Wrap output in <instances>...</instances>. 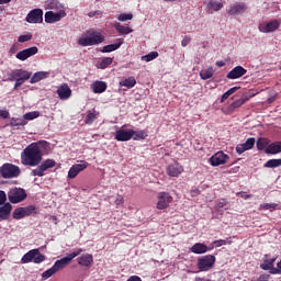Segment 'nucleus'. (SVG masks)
I'll return each mask as SVG.
<instances>
[{"mask_svg": "<svg viewBox=\"0 0 281 281\" xmlns=\"http://www.w3.org/2000/svg\"><path fill=\"white\" fill-rule=\"evenodd\" d=\"M49 150V143L47 140H38L37 143L30 144L21 153L22 166H30L35 168L41 166L43 161V155Z\"/></svg>", "mask_w": 281, "mask_h": 281, "instance_id": "obj_1", "label": "nucleus"}, {"mask_svg": "<svg viewBox=\"0 0 281 281\" xmlns=\"http://www.w3.org/2000/svg\"><path fill=\"white\" fill-rule=\"evenodd\" d=\"M104 43V35L98 31H87L85 36L79 37L78 45L81 47H91Z\"/></svg>", "mask_w": 281, "mask_h": 281, "instance_id": "obj_2", "label": "nucleus"}, {"mask_svg": "<svg viewBox=\"0 0 281 281\" xmlns=\"http://www.w3.org/2000/svg\"><path fill=\"white\" fill-rule=\"evenodd\" d=\"M47 260V257L45 255L41 254V250L38 248L32 249L27 251L21 259L22 265H27L30 262H34V265H41V262H45Z\"/></svg>", "mask_w": 281, "mask_h": 281, "instance_id": "obj_3", "label": "nucleus"}, {"mask_svg": "<svg viewBox=\"0 0 281 281\" xmlns=\"http://www.w3.org/2000/svg\"><path fill=\"white\" fill-rule=\"evenodd\" d=\"M82 251H83L82 248H77L76 251L69 254L67 257H64L55 261L53 267H55L56 271H60V269H65V267L71 265V260H74V258H78V256H80Z\"/></svg>", "mask_w": 281, "mask_h": 281, "instance_id": "obj_4", "label": "nucleus"}, {"mask_svg": "<svg viewBox=\"0 0 281 281\" xmlns=\"http://www.w3.org/2000/svg\"><path fill=\"white\" fill-rule=\"evenodd\" d=\"M216 265V257L214 255H205L198 258L196 267L200 271H210Z\"/></svg>", "mask_w": 281, "mask_h": 281, "instance_id": "obj_5", "label": "nucleus"}, {"mask_svg": "<svg viewBox=\"0 0 281 281\" xmlns=\"http://www.w3.org/2000/svg\"><path fill=\"white\" fill-rule=\"evenodd\" d=\"M21 175V168L12 164L2 165V179H16Z\"/></svg>", "mask_w": 281, "mask_h": 281, "instance_id": "obj_6", "label": "nucleus"}, {"mask_svg": "<svg viewBox=\"0 0 281 281\" xmlns=\"http://www.w3.org/2000/svg\"><path fill=\"white\" fill-rule=\"evenodd\" d=\"M56 166V160L46 159L37 168L31 171L32 177H44L45 171L49 170V168H54Z\"/></svg>", "mask_w": 281, "mask_h": 281, "instance_id": "obj_7", "label": "nucleus"}, {"mask_svg": "<svg viewBox=\"0 0 281 281\" xmlns=\"http://www.w3.org/2000/svg\"><path fill=\"white\" fill-rule=\"evenodd\" d=\"M8 199L10 203H21V201L27 199V193L24 189L14 188L8 193Z\"/></svg>", "mask_w": 281, "mask_h": 281, "instance_id": "obj_8", "label": "nucleus"}, {"mask_svg": "<svg viewBox=\"0 0 281 281\" xmlns=\"http://www.w3.org/2000/svg\"><path fill=\"white\" fill-rule=\"evenodd\" d=\"M157 199V210H168V207H170V203H172V195L168 192H159Z\"/></svg>", "mask_w": 281, "mask_h": 281, "instance_id": "obj_9", "label": "nucleus"}, {"mask_svg": "<svg viewBox=\"0 0 281 281\" xmlns=\"http://www.w3.org/2000/svg\"><path fill=\"white\" fill-rule=\"evenodd\" d=\"M227 159H229V156L227 154L223 151H217L209 159V164L216 168L218 166H224V164H227Z\"/></svg>", "mask_w": 281, "mask_h": 281, "instance_id": "obj_10", "label": "nucleus"}, {"mask_svg": "<svg viewBox=\"0 0 281 281\" xmlns=\"http://www.w3.org/2000/svg\"><path fill=\"white\" fill-rule=\"evenodd\" d=\"M89 168V162L81 161V164L72 165L68 171V179H76L82 170H87Z\"/></svg>", "mask_w": 281, "mask_h": 281, "instance_id": "obj_11", "label": "nucleus"}, {"mask_svg": "<svg viewBox=\"0 0 281 281\" xmlns=\"http://www.w3.org/2000/svg\"><path fill=\"white\" fill-rule=\"evenodd\" d=\"M65 16H67L65 10H59L56 13L54 11H47L45 13V23H58V21L65 19Z\"/></svg>", "mask_w": 281, "mask_h": 281, "instance_id": "obj_12", "label": "nucleus"}, {"mask_svg": "<svg viewBox=\"0 0 281 281\" xmlns=\"http://www.w3.org/2000/svg\"><path fill=\"white\" fill-rule=\"evenodd\" d=\"M26 23H42L43 22V9L31 10L26 18Z\"/></svg>", "mask_w": 281, "mask_h": 281, "instance_id": "obj_13", "label": "nucleus"}, {"mask_svg": "<svg viewBox=\"0 0 281 281\" xmlns=\"http://www.w3.org/2000/svg\"><path fill=\"white\" fill-rule=\"evenodd\" d=\"M134 133L133 130L121 128L115 132L114 139H116V142H131Z\"/></svg>", "mask_w": 281, "mask_h": 281, "instance_id": "obj_14", "label": "nucleus"}, {"mask_svg": "<svg viewBox=\"0 0 281 281\" xmlns=\"http://www.w3.org/2000/svg\"><path fill=\"white\" fill-rule=\"evenodd\" d=\"M245 12H247V4L245 2L235 3L227 10L229 16H238L245 14Z\"/></svg>", "mask_w": 281, "mask_h": 281, "instance_id": "obj_15", "label": "nucleus"}, {"mask_svg": "<svg viewBox=\"0 0 281 281\" xmlns=\"http://www.w3.org/2000/svg\"><path fill=\"white\" fill-rule=\"evenodd\" d=\"M280 27V21L272 20L266 24L259 25V32H262L263 34H269L271 32H276Z\"/></svg>", "mask_w": 281, "mask_h": 281, "instance_id": "obj_16", "label": "nucleus"}, {"mask_svg": "<svg viewBox=\"0 0 281 281\" xmlns=\"http://www.w3.org/2000/svg\"><path fill=\"white\" fill-rule=\"evenodd\" d=\"M247 74V69H245L243 66H236L234 67L228 74L226 75V78L228 80H238V78H243Z\"/></svg>", "mask_w": 281, "mask_h": 281, "instance_id": "obj_17", "label": "nucleus"}, {"mask_svg": "<svg viewBox=\"0 0 281 281\" xmlns=\"http://www.w3.org/2000/svg\"><path fill=\"white\" fill-rule=\"evenodd\" d=\"M166 172L168 177H179V175L183 173V166L179 162H173L168 165Z\"/></svg>", "mask_w": 281, "mask_h": 281, "instance_id": "obj_18", "label": "nucleus"}, {"mask_svg": "<svg viewBox=\"0 0 281 281\" xmlns=\"http://www.w3.org/2000/svg\"><path fill=\"white\" fill-rule=\"evenodd\" d=\"M256 146V138L250 137L245 143L237 145L236 153L243 155L246 150H251Z\"/></svg>", "mask_w": 281, "mask_h": 281, "instance_id": "obj_19", "label": "nucleus"}, {"mask_svg": "<svg viewBox=\"0 0 281 281\" xmlns=\"http://www.w3.org/2000/svg\"><path fill=\"white\" fill-rule=\"evenodd\" d=\"M57 94L60 100H69L71 98V88H69V85L63 83L57 88Z\"/></svg>", "mask_w": 281, "mask_h": 281, "instance_id": "obj_20", "label": "nucleus"}, {"mask_svg": "<svg viewBox=\"0 0 281 281\" xmlns=\"http://www.w3.org/2000/svg\"><path fill=\"white\" fill-rule=\"evenodd\" d=\"M213 248L207 247V245L203 243H195L191 248L190 251L191 254H196V255H203L207 254V251H212Z\"/></svg>", "mask_w": 281, "mask_h": 281, "instance_id": "obj_21", "label": "nucleus"}, {"mask_svg": "<svg viewBox=\"0 0 281 281\" xmlns=\"http://www.w3.org/2000/svg\"><path fill=\"white\" fill-rule=\"evenodd\" d=\"M122 45H124V40L117 38L116 43L103 46L101 52H102V54H111V52H115V50L120 49V47H122Z\"/></svg>", "mask_w": 281, "mask_h": 281, "instance_id": "obj_22", "label": "nucleus"}, {"mask_svg": "<svg viewBox=\"0 0 281 281\" xmlns=\"http://www.w3.org/2000/svg\"><path fill=\"white\" fill-rule=\"evenodd\" d=\"M77 262L78 265H80V267H87L89 269V267L93 265V255L83 254L79 258H77Z\"/></svg>", "mask_w": 281, "mask_h": 281, "instance_id": "obj_23", "label": "nucleus"}, {"mask_svg": "<svg viewBox=\"0 0 281 281\" xmlns=\"http://www.w3.org/2000/svg\"><path fill=\"white\" fill-rule=\"evenodd\" d=\"M266 155H280L281 142H274L267 146L265 149Z\"/></svg>", "mask_w": 281, "mask_h": 281, "instance_id": "obj_24", "label": "nucleus"}, {"mask_svg": "<svg viewBox=\"0 0 281 281\" xmlns=\"http://www.w3.org/2000/svg\"><path fill=\"white\" fill-rule=\"evenodd\" d=\"M10 214H12V204L5 203L0 206V221H8Z\"/></svg>", "mask_w": 281, "mask_h": 281, "instance_id": "obj_25", "label": "nucleus"}, {"mask_svg": "<svg viewBox=\"0 0 281 281\" xmlns=\"http://www.w3.org/2000/svg\"><path fill=\"white\" fill-rule=\"evenodd\" d=\"M49 78V71H37L31 78V85H36V82H41V80H45Z\"/></svg>", "mask_w": 281, "mask_h": 281, "instance_id": "obj_26", "label": "nucleus"}, {"mask_svg": "<svg viewBox=\"0 0 281 281\" xmlns=\"http://www.w3.org/2000/svg\"><path fill=\"white\" fill-rule=\"evenodd\" d=\"M268 258H269V255H265L263 262L260 265V269H262L263 271H269L273 267L277 260L276 257L272 259H268Z\"/></svg>", "mask_w": 281, "mask_h": 281, "instance_id": "obj_27", "label": "nucleus"}, {"mask_svg": "<svg viewBox=\"0 0 281 281\" xmlns=\"http://www.w3.org/2000/svg\"><path fill=\"white\" fill-rule=\"evenodd\" d=\"M116 32L121 34L122 36H126L128 34H133V29H131L128 25H122L120 23L114 25Z\"/></svg>", "mask_w": 281, "mask_h": 281, "instance_id": "obj_28", "label": "nucleus"}, {"mask_svg": "<svg viewBox=\"0 0 281 281\" xmlns=\"http://www.w3.org/2000/svg\"><path fill=\"white\" fill-rule=\"evenodd\" d=\"M45 5L48 10H64L65 7L58 2V0H46Z\"/></svg>", "mask_w": 281, "mask_h": 281, "instance_id": "obj_29", "label": "nucleus"}, {"mask_svg": "<svg viewBox=\"0 0 281 281\" xmlns=\"http://www.w3.org/2000/svg\"><path fill=\"white\" fill-rule=\"evenodd\" d=\"M93 93H104L106 91V82L95 81L92 86Z\"/></svg>", "mask_w": 281, "mask_h": 281, "instance_id": "obj_30", "label": "nucleus"}, {"mask_svg": "<svg viewBox=\"0 0 281 281\" xmlns=\"http://www.w3.org/2000/svg\"><path fill=\"white\" fill-rule=\"evenodd\" d=\"M135 85H137L135 77H128L127 79L120 81V87H126V89H133Z\"/></svg>", "mask_w": 281, "mask_h": 281, "instance_id": "obj_31", "label": "nucleus"}, {"mask_svg": "<svg viewBox=\"0 0 281 281\" xmlns=\"http://www.w3.org/2000/svg\"><path fill=\"white\" fill-rule=\"evenodd\" d=\"M110 65H113V57H104L97 65V67L98 69H106L108 67H110Z\"/></svg>", "mask_w": 281, "mask_h": 281, "instance_id": "obj_32", "label": "nucleus"}, {"mask_svg": "<svg viewBox=\"0 0 281 281\" xmlns=\"http://www.w3.org/2000/svg\"><path fill=\"white\" fill-rule=\"evenodd\" d=\"M99 115H100V112L95 113V112L88 111L85 123L86 124H93L98 120Z\"/></svg>", "mask_w": 281, "mask_h": 281, "instance_id": "obj_33", "label": "nucleus"}, {"mask_svg": "<svg viewBox=\"0 0 281 281\" xmlns=\"http://www.w3.org/2000/svg\"><path fill=\"white\" fill-rule=\"evenodd\" d=\"M281 166V158L277 159H269L265 162L263 168H280Z\"/></svg>", "mask_w": 281, "mask_h": 281, "instance_id": "obj_34", "label": "nucleus"}, {"mask_svg": "<svg viewBox=\"0 0 281 281\" xmlns=\"http://www.w3.org/2000/svg\"><path fill=\"white\" fill-rule=\"evenodd\" d=\"M146 137H148V134H146V132L133 130L132 139H134V142H139V139H146Z\"/></svg>", "mask_w": 281, "mask_h": 281, "instance_id": "obj_35", "label": "nucleus"}, {"mask_svg": "<svg viewBox=\"0 0 281 281\" xmlns=\"http://www.w3.org/2000/svg\"><path fill=\"white\" fill-rule=\"evenodd\" d=\"M212 76H214V69L209 68V69H204L200 71V78L202 80H210V78H212Z\"/></svg>", "mask_w": 281, "mask_h": 281, "instance_id": "obj_36", "label": "nucleus"}, {"mask_svg": "<svg viewBox=\"0 0 281 281\" xmlns=\"http://www.w3.org/2000/svg\"><path fill=\"white\" fill-rule=\"evenodd\" d=\"M25 207H19L13 211V218L15 221H21V218H25Z\"/></svg>", "mask_w": 281, "mask_h": 281, "instance_id": "obj_37", "label": "nucleus"}, {"mask_svg": "<svg viewBox=\"0 0 281 281\" xmlns=\"http://www.w3.org/2000/svg\"><path fill=\"white\" fill-rule=\"evenodd\" d=\"M269 146V139L265 137H260L257 140V150H265Z\"/></svg>", "mask_w": 281, "mask_h": 281, "instance_id": "obj_38", "label": "nucleus"}, {"mask_svg": "<svg viewBox=\"0 0 281 281\" xmlns=\"http://www.w3.org/2000/svg\"><path fill=\"white\" fill-rule=\"evenodd\" d=\"M13 74L15 76V80L25 78L27 76H32L27 70H23V69H15V70H13Z\"/></svg>", "mask_w": 281, "mask_h": 281, "instance_id": "obj_39", "label": "nucleus"}, {"mask_svg": "<svg viewBox=\"0 0 281 281\" xmlns=\"http://www.w3.org/2000/svg\"><path fill=\"white\" fill-rule=\"evenodd\" d=\"M238 89H240V87H233L229 90H227L221 98V102H225V100H227L229 98V95H234V93H236V91H238Z\"/></svg>", "mask_w": 281, "mask_h": 281, "instance_id": "obj_40", "label": "nucleus"}, {"mask_svg": "<svg viewBox=\"0 0 281 281\" xmlns=\"http://www.w3.org/2000/svg\"><path fill=\"white\" fill-rule=\"evenodd\" d=\"M155 58H159L158 52H150L149 54L142 56V60L145 63H150V60H155Z\"/></svg>", "mask_w": 281, "mask_h": 281, "instance_id": "obj_41", "label": "nucleus"}, {"mask_svg": "<svg viewBox=\"0 0 281 281\" xmlns=\"http://www.w3.org/2000/svg\"><path fill=\"white\" fill-rule=\"evenodd\" d=\"M25 124H27V121H25L24 119H11L9 126H25Z\"/></svg>", "mask_w": 281, "mask_h": 281, "instance_id": "obj_42", "label": "nucleus"}, {"mask_svg": "<svg viewBox=\"0 0 281 281\" xmlns=\"http://www.w3.org/2000/svg\"><path fill=\"white\" fill-rule=\"evenodd\" d=\"M247 100H249L248 98H240V99H237L236 101H234L232 104H231V109L234 110V109H240V106H243V104H245V102H247Z\"/></svg>", "mask_w": 281, "mask_h": 281, "instance_id": "obj_43", "label": "nucleus"}, {"mask_svg": "<svg viewBox=\"0 0 281 281\" xmlns=\"http://www.w3.org/2000/svg\"><path fill=\"white\" fill-rule=\"evenodd\" d=\"M55 273H58V270H56L53 266L52 268L43 272L42 278H44V280H49V278H52V276H54Z\"/></svg>", "mask_w": 281, "mask_h": 281, "instance_id": "obj_44", "label": "nucleus"}, {"mask_svg": "<svg viewBox=\"0 0 281 281\" xmlns=\"http://www.w3.org/2000/svg\"><path fill=\"white\" fill-rule=\"evenodd\" d=\"M209 8H212L215 12H218L220 10H223V2H216L211 0L207 4Z\"/></svg>", "mask_w": 281, "mask_h": 281, "instance_id": "obj_45", "label": "nucleus"}, {"mask_svg": "<svg viewBox=\"0 0 281 281\" xmlns=\"http://www.w3.org/2000/svg\"><path fill=\"white\" fill-rule=\"evenodd\" d=\"M41 115V112L38 111H33V112H27L23 115L25 122L31 121V120H36Z\"/></svg>", "mask_w": 281, "mask_h": 281, "instance_id": "obj_46", "label": "nucleus"}, {"mask_svg": "<svg viewBox=\"0 0 281 281\" xmlns=\"http://www.w3.org/2000/svg\"><path fill=\"white\" fill-rule=\"evenodd\" d=\"M15 57L18 58V60H27V58H30L27 55V50H25V49L16 53Z\"/></svg>", "mask_w": 281, "mask_h": 281, "instance_id": "obj_47", "label": "nucleus"}, {"mask_svg": "<svg viewBox=\"0 0 281 281\" xmlns=\"http://www.w3.org/2000/svg\"><path fill=\"white\" fill-rule=\"evenodd\" d=\"M25 50H26L29 58H31V56H36V54H38V47H36V46L25 48Z\"/></svg>", "mask_w": 281, "mask_h": 281, "instance_id": "obj_48", "label": "nucleus"}, {"mask_svg": "<svg viewBox=\"0 0 281 281\" xmlns=\"http://www.w3.org/2000/svg\"><path fill=\"white\" fill-rule=\"evenodd\" d=\"M31 38H32V33L20 35L18 38V43H27Z\"/></svg>", "mask_w": 281, "mask_h": 281, "instance_id": "obj_49", "label": "nucleus"}, {"mask_svg": "<svg viewBox=\"0 0 281 281\" xmlns=\"http://www.w3.org/2000/svg\"><path fill=\"white\" fill-rule=\"evenodd\" d=\"M213 245H215V247H223V245H232V240L218 239L214 240Z\"/></svg>", "mask_w": 281, "mask_h": 281, "instance_id": "obj_50", "label": "nucleus"}, {"mask_svg": "<svg viewBox=\"0 0 281 281\" xmlns=\"http://www.w3.org/2000/svg\"><path fill=\"white\" fill-rule=\"evenodd\" d=\"M119 21H133V14L131 13H122L119 15Z\"/></svg>", "mask_w": 281, "mask_h": 281, "instance_id": "obj_51", "label": "nucleus"}, {"mask_svg": "<svg viewBox=\"0 0 281 281\" xmlns=\"http://www.w3.org/2000/svg\"><path fill=\"white\" fill-rule=\"evenodd\" d=\"M261 210H276L278 203H265L260 205Z\"/></svg>", "mask_w": 281, "mask_h": 281, "instance_id": "obj_52", "label": "nucleus"}, {"mask_svg": "<svg viewBox=\"0 0 281 281\" xmlns=\"http://www.w3.org/2000/svg\"><path fill=\"white\" fill-rule=\"evenodd\" d=\"M34 212H36V206H34V205L24 207V214L26 216H30V214H34Z\"/></svg>", "mask_w": 281, "mask_h": 281, "instance_id": "obj_53", "label": "nucleus"}, {"mask_svg": "<svg viewBox=\"0 0 281 281\" xmlns=\"http://www.w3.org/2000/svg\"><path fill=\"white\" fill-rule=\"evenodd\" d=\"M5 201H8V195L5 191L0 190V205H5Z\"/></svg>", "mask_w": 281, "mask_h": 281, "instance_id": "obj_54", "label": "nucleus"}, {"mask_svg": "<svg viewBox=\"0 0 281 281\" xmlns=\"http://www.w3.org/2000/svg\"><path fill=\"white\" fill-rule=\"evenodd\" d=\"M191 41H192V37H190V35H186V36L183 37V40L181 41V45H182L183 47H188V44L191 43Z\"/></svg>", "mask_w": 281, "mask_h": 281, "instance_id": "obj_55", "label": "nucleus"}, {"mask_svg": "<svg viewBox=\"0 0 281 281\" xmlns=\"http://www.w3.org/2000/svg\"><path fill=\"white\" fill-rule=\"evenodd\" d=\"M268 271H270V273L272 276H280L281 274V269L279 267L276 268V267L272 266V268H270Z\"/></svg>", "mask_w": 281, "mask_h": 281, "instance_id": "obj_56", "label": "nucleus"}, {"mask_svg": "<svg viewBox=\"0 0 281 281\" xmlns=\"http://www.w3.org/2000/svg\"><path fill=\"white\" fill-rule=\"evenodd\" d=\"M226 205H227V202H226L225 199L218 200V201L216 202V207H217L218 210H222V207H225Z\"/></svg>", "mask_w": 281, "mask_h": 281, "instance_id": "obj_57", "label": "nucleus"}, {"mask_svg": "<svg viewBox=\"0 0 281 281\" xmlns=\"http://www.w3.org/2000/svg\"><path fill=\"white\" fill-rule=\"evenodd\" d=\"M0 117H2V120H8V117H10V112L7 110H0Z\"/></svg>", "mask_w": 281, "mask_h": 281, "instance_id": "obj_58", "label": "nucleus"}, {"mask_svg": "<svg viewBox=\"0 0 281 281\" xmlns=\"http://www.w3.org/2000/svg\"><path fill=\"white\" fill-rule=\"evenodd\" d=\"M30 77H31V76H26V77H22V78H20V79H15V82H16L18 85H20V87H21V85H24L26 80H30Z\"/></svg>", "mask_w": 281, "mask_h": 281, "instance_id": "obj_59", "label": "nucleus"}, {"mask_svg": "<svg viewBox=\"0 0 281 281\" xmlns=\"http://www.w3.org/2000/svg\"><path fill=\"white\" fill-rule=\"evenodd\" d=\"M100 14H102V11H100V10L91 11L88 13V16H90V19H93V16H100Z\"/></svg>", "mask_w": 281, "mask_h": 281, "instance_id": "obj_60", "label": "nucleus"}, {"mask_svg": "<svg viewBox=\"0 0 281 281\" xmlns=\"http://www.w3.org/2000/svg\"><path fill=\"white\" fill-rule=\"evenodd\" d=\"M114 203L115 205H124V196L119 195Z\"/></svg>", "mask_w": 281, "mask_h": 281, "instance_id": "obj_61", "label": "nucleus"}, {"mask_svg": "<svg viewBox=\"0 0 281 281\" xmlns=\"http://www.w3.org/2000/svg\"><path fill=\"white\" fill-rule=\"evenodd\" d=\"M8 80L9 82H15V75H14V70L11 71V74L8 75Z\"/></svg>", "mask_w": 281, "mask_h": 281, "instance_id": "obj_62", "label": "nucleus"}, {"mask_svg": "<svg viewBox=\"0 0 281 281\" xmlns=\"http://www.w3.org/2000/svg\"><path fill=\"white\" fill-rule=\"evenodd\" d=\"M237 195L241 196V199H251V194H246L245 192H239Z\"/></svg>", "mask_w": 281, "mask_h": 281, "instance_id": "obj_63", "label": "nucleus"}, {"mask_svg": "<svg viewBox=\"0 0 281 281\" xmlns=\"http://www.w3.org/2000/svg\"><path fill=\"white\" fill-rule=\"evenodd\" d=\"M195 281H209V279L201 278V277H196V278H195Z\"/></svg>", "mask_w": 281, "mask_h": 281, "instance_id": "obj_64", "label": "nucleus"}]
</instances>
